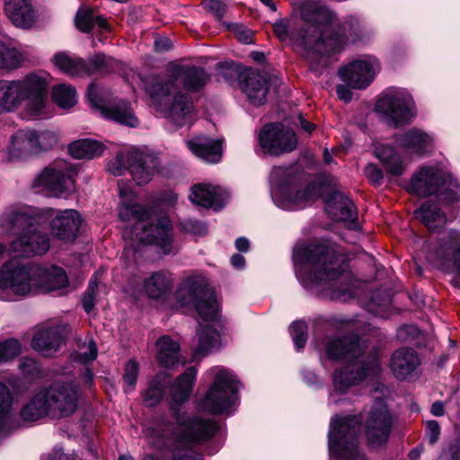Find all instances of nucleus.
<instances>
[{
	"label": "nucleus",
	"instance_id": "33",
	"mask_svg": "<svg viewBox=\"0 0 460 460\" xmlns=\"http://www.w3.org/2000/svg\"><path fill=\"white\" fill-rule=\"evenodd\" d=\"M63 341L61 329L58 326L41 329L34 335L32 348L44 356L56 352Z\"/></svg>",
	"mask_w": 460,
	"mask_h": 460
},
{
	"label": "nucleus",
	"instance_id": "45",
	"mask_svg": "<svg viewBox=\"0 0 460 460\" xmlns=\"http://www.w3.org/2000/svg\"><path fill=\"white\" fill-rule=\"evenodd\" d=\"M25 60L24 54L18 49L0 41V70L13 71L22 66Z\"/></svg>",
	"mask_w": 460,
	"mask_h": 460
},
{
	"label": "nucleus",
	"instance_id": "55",
	"mask_svg": "<svg viewBox=\"0 0 460 460\" xmlns=\"http://www.w3.org/2000/svg\"><path fill=\"white\" fill-rule=\"evenodd\" d=\"M75 26L83 32H89L93 26V13L85 8L78 10L75 17Z\"/></svg>",
	"mask_w": 460,
	"mask_h": 460
},
{
	"label": "nucleus",
	"instance_id": "39",
	"mask_svg": "<svg viewBox=\"0 0 460 460\" xmlns=\"http://www.w3.org/2000/svg\"><path fill=\"white\" fill-rule=\"evenodd\" d=\"M22 103L16 80H0V114L12 112Z\"/></svg>",
	"mask_w": 460,
	"mask_h": 460
},
{
	"label": "nucleus",
	"instance_id": "47",
	"mask_svg": "<svg viewBox=\"0 0 460 460\" xmlns=\"http://www.w3.org/2000/svg\"><path fill=\"white\" fill-rule=\"evenodd\" d=\"M52 98L56 104L62 109H69L77 102L75 89L66 84H59L52 88Z\"/></svg>",
	"mask_w": 460,
	"mask_h": 460
},
{
	"label": "nucleus",
	"instance_id": "48",
	"mask_svg": "<svg viewBox=\"0 0 460 460\" xmlns=\"http://www.w3.org/2000/svg\"><path fill=\"white\" fill-rule=\"evenodd\" d=\"M114 60L102 53L95 54L88 63L85 62V75H90L94 73H108L112 66Z\"/></svg>",
	"mask_w": 460,
	"mask_h": 460
},
{
	"label": "nucleus",
	"instance_id": "3",
	"mask_svg": "<svg viewBox=\"0 0 460 460\" xmlns=\"http://www.w3.org/2000/svg\"><path fill=\"white\" fill-rule=\"evenodd\" d=\"M119 217L122 221H135L133 227L126 228L123 237L126 251H137L141 244H155L164 254L173 252L172 225L167 216L156 217L151 210L135 203L137 195L128 181L119 180Z\"/></svg>",
	"mask_w": 460,
	"mask_h": 460
},
{
	"label": "nucleus",
	"instance_id": "9",
	"mask_svg": "<svg viewBox=\"0 0 460 460\" xmlns=\"http://www.w3.org/2000/svg\"><path fill=\"white\" fill-rule=\"evenodd\" d=\"M406 190L419 197L436 195L446 204H452L460 198L458 182L450 174L435 165L420 167L411 175Z\"/></svg>",
	"mask_w": 460,
	"mask_h": 460
},
{
	"label": "nucleus",
	"instance_id": "57",
	"mask_svg": "<svg viewBox=\"0 0 460 460\" xmlns=\"http://www.w3.org/2000/svg\"><path fill=\"white\" fill-rule=\"evenodd\" d=\"M203 6L217 20H221L227 11L226 4L221 0H204Z\"/></svg>",
	"mask_w": 460,
	"mask_h": 460
},
{
	"label": "nucleus",
	"instance_id": "41",
	"mask_svg": "<svg viewBox=\"0 0 460 460\" xmlns=\"http://www.w3.org/2000/svg\"><path fill=\"white\" fill-rule=\"evenodd\" d=\"M104 145L93 139H79L68 146L70 155L76 159H93L102 155Z\"/></svg>",
	"mask_w": 460,
	"mask_h": 460
},
{
	"label": "nucleus",
	"instance_id": "50",
	"mask_svg": "<svg viewBox=\"0 0 460 460\" xmlns=\"http://www.w3.org/2000/svg\"><path fill=\"white\" fill-rule=\"evenodd\" d=\"M77 347L78 350L76 351L75 358L78 361L86 364L96 358L97 347L92 339L85 341L83 344L79 341Z\"/></svg>",
	"mask_w": 460,
	"mask_h": 460
},
{
	"label": "nucleus",
	"instance_id": "62",
	"mask_svg": "<svg viewBox=\"0 0 460 460\" xmlns=\"http://www.w3.org/2000/svg\"><path fill=\"white\" fill-rule=\"evenodd\" d=\"M348 84H339L336 87V93L340 100L344 101L345 102H349L352 100V92Z\"/></svg>",
	"mask_w": 460,
	"mask_h": 460
},
{
	"label": "nucleus",
	"instance_id": "40",
	"mask_svg": "<svg viewBox=\"0 0 460 460\" xmlns=\"http://www.w3.org/2000/svg\"><path fill=\"white\" fill-rule=\"evenodd\" d=\"M12 404L13 397L9 388L0 383V435L6 434L19 426L13 420Z\"/></svg>",
	"mask_w": 460,
	"mask_h": 460
},
{
	"label": "nucleus",
	"instance_id": "27",
	"mask_svg": "<svg viewBox=\"0 0 460 460\" xmlns=\"http://www.w3.org/2000/svg\"><path fill=\"white\" fill-rule=\"evenodd\" d=\"M396 143L408 155L423 156L433 147L434 137L431 134L417 128H411L396 137Z\"/></svg>",
	"mask_w": 460,
	"mask_h": 460
},
{
	"label": "nucleus",
	"instance_id": "22",
	"mask_svg": "<svg viewBox=\"0 0 460 460\" xmlns=\"http://www.w3.org/2000/svg\"><path fill=\"white\" fill-rule=\"evenodd\" d=\"M128 158L130 174L139 186L147 184L160 166L155 155L138 148H130Z\"/></svg>",
	"mask_w": 460,
	"mask_h": 460
},
{
	"label": "nucleus",
	"instance_id": "30",
	"mask_svg": "<svg viewBox=\"0 0 460 460\" xmlns=\"http://www.w3.org/2000/svg\"><path fill=\"white\" fill-rule=\"evenodd\" d=\"M31 0H4V12L16 27L29 29L36 22V12Z\"/></svg>",
	"mask_w": 460,
	"mask_h": 460
},
{
	"label": "nucleus",
	"instance_id": "59",
	"mask_svg": "<svg viewBox=\"0 0 460 460\" xmlns=\"http://www.w3.org/2000/svg\"><path fill=\"white\" fill-rule=\"evenodd\" d=\"M172 460H202L190 448H177L173 452Z\"/></svg>",
	"mask_w": 460,
	"mask_h": 460
},
{
	"label": "nucleus",
	"instance_id": "49",
	"mask_svg": "<svg viewBox=\"0 0 460 460\" xmlns=\"http://www.w3.org/2000/svg\"><path fill=\"white\" fill-rule=\"evenodd\" d=\"M129 149L119 151L114 158H112L107 164V171L116 176H120L126 171H129Z\"/></svg>",
	"mask_w": 460,
	"mask_h": 460
},
{
	"label": "nucleus",
	"instance_id": "2",
	"mask_svg": "<svg viewBox=\"0 0 460 460\" xmlns=\"http://www.w3.org/2000/svg\"><path fill=\"white\" fill-rule=\"evenodd\" d=\"M196 375V367H190L178 376L171 387L168 401L174 421L162 420L155 427L147 428L146 436L171 438L178 444L189 446L191 443L208 440L217 432L219 427L214 420L192 418L180 409V406L190 398Z\"/></svg>",
	"mask_w": 460,
	"mask_h": 460
},
{
	"label": "nucleus",
	"instance_id": "44",
	"mask_svg": "<svg viewBox=\"0 0 460 460\" xmlns=\"http://www.w3.org/2000/svg\"><path fill=\"white\" fill-rule=\"evenodd\" d=\"M376 156L393 175H400L403 172L405 164L392 146L385 145L376 146Z\"/></svg>",
	"mask_w": 460,
	"mask_h": 460
},
{
	"label": "nucleus",
	"instance_id": "60",
	"mask_svg": "<svg viewBox=\"0 0 460 460\" xmlns=\"http://www.w3.org/2000/svg\"><path fill=\"white\" fill-rule=\"evenodd\" d=\"M19 367L22 374L28 376H33L39 368L36 361L31 358H23L20 362Z\"/></svg>",
	"mask_w": 460,
	"mask_h": 460
},
{
	"label": "nucleus",
	"instance_id": "53",
	"mask_svg": "<svg viewBox=\"0 0 460 460\" xmlns=\"http://www.w3.org/2000/svg\"><path fill=\"white\" fill-rule=\"evenodd\" d=\"M20 350V343L14 339H9L0 342V364L17 357Z\"/></svg>",
	"mask_w": 460,
	"mask_h": 460
},
{
	"label": "nucleus",
	"instance_id": "14",
	"mask_svg": "<svg viewBox=\"0 0 460 460\" xmlns=\"http://www.w3.org/2000/svg\"><path fill=\"white\" fill-rule=\"evenodd\" d=\"M376 111L383 114L387 123L395 128L411 123L417 114L412 96L397 88L387 89L379 95Z\"/></svg>",
	"mask_w": 460,
	"mask_h": 460
},
{
	"label": "nucleus",
	"instance_id": "36",
	"mask_svg": "<svg viewBox=\"0 0 460 460\" xmlns=\"http://www.w3.org/2000/svg\"><path fill=\"white\" fill-rule=\"evenodd\" d=\"M157 360L166 368H172L181 362L180 344L170 336H162L156 341Z\"/></svg>",
	"mask_w": 460,
	"mask_h": 460
},
{
	"label": "nucleus",
	"instance_id": "37",
	"mask_svg": "<svg viewBox=\"0 0 460 460\" xmlns=\"http://www.w3.org/2000/svg\"><path fill=\"white\" fill-rule=\"evenodd\" d=\"M414 214L416 218L431 232L444 227L447 222L445 212L431 201L425 202L420 208L415 210Z\"/></svg>",
	"mask_w": 460,
	"mask_h": 460
},
{
	"label": "nucleus",
	"instance_id": "8",
	"mask_svg": "<svg viewBox=\"0 0 460 460\" xmlns=\"http://www.w3.org/2000/svg\"><path fill=\"white\" fill-rule=\"evenodd\" d=\"M292 15L297 16L303 31L307 35L316 34L314 39L317 41L331 43L340 39L344 40L341 46L335 50H332V52H336L349 42L354 41L357 36L356 31L352 30V25L349 22H345L339 27L334 35L327 37L323 31V27L332 23L336 20V15L318 0L295 1Z\"/></svg>",
	"mask_w": 460,
	"mask_h": 460
},
{
	"label": "nucleus",
	"instance_id": "5",
	"mask_svg": "<svg viewBox=\"0 0 460 460\" xmlns=\"http://www.w3.org/2000/svg\"><path fill=\"white\" fill-rule=\"evenodd\" d=\"M293 260L296 278L306 288L334 280L345 271L347 262L335 246L322 243L297 244Z\"/></svg>",
	"mask_w": 460,
	"mask_h": 460
},
{
	"label": "nucleus",
	"instance_id": "24",
	"mask_svg": "<svg viewBox=\"0 0 460 460\" xmlns=\"http://www.w3.org/2000/svg\"><path fill=\"white\" fill-rule=\"evenodd\" d=\"M228 191L220 186L201 182L194 184L190 190V200L199 207L221 209L228 200Z\"/></svg>",
	"mask_w": 460,
	"mask_h": 460
},
{
	"label": "nucleus",
	"instance_id": "7",
	"mask_svg": "<svg viewBox=\"0 0 460 460\" xmlns=\"http://www.w3.org/2000/svg\"><path fill=\"white\" fill-rule=\"evenodd\" d=\"M36 221L31 209L24 206L10 207L3 214L2 227L13 233L21 231L10 244V252L15 256L30 258L49 251V235L39 230Z\"/></svg>",
	"mask_w": 460,
	"mask_h": 460
},
{
	"label": "nucleus",
	"instance_id": "17",
	"mask_svg": "<svg viewBox=\"0 0 460 460\" xmlns=\"http://www.w3.org/2000/svg\"><path fill=\"white\" fill-rule=\"evenodd\" d=\"M258 141L263 153L270 156L290 153L298 144L296 133L280 123L264 125L258 134Z\"/></svg>",
	"mask_w": 460,
	"mask_h": 460
},
{
	"label": "nucleus",
	"instance_id": "13",
	"mask_svg": "<svg viewBox=\"0 0 460 460\" xmlns=\"http://www.w3.org/2000/svg\"><path fill=\"white\" fill-rule=\"evenodd\" d=\"M273 29L276 36L282 41L289 40L296 47L300 48L303 55L307 59H313L314 55L324 56L330 51L335 50L344 41L337 40L331 43L317 41L316 34L307 35L303 31L296 15H291L289 19H280L275 22Z\"/></svg>",
	"mask_w": 460,
	"mask_h": 460
},
{
	"label": "nucleus",
	"instance_id": "4",
	"mask_svg": "<svg viewBox=\"0 0 460 460\" xmlns=\"http://www.w3.org/2000/svg\"><path fill=\"white\" fill-rule=\"evenodd\" d=\"M180 305L193 306L204 323H208L198 331V347L195 355L205 356L209 351L220 347V332L217 326L218 305L215 293L205 279L199 276L186 278L176 292Z\"/></svg>",
	"mask_w": 460,
	"mask_h": 460
},
{
	"label": "nucleus",
	"instance_id": "61",
	"mask_svg": "<svg viewBox=\"0 0 460 460\" xmlns=\"http://www.w3.org/2000/svg\"><path fill=\"white\" fill-rule=\"evenodd\" d=\"M428 437L430 444H435L440 434V428L436 420L427 422Z\"/></svg>",
	"mask_w": 460,
	"mask_h": 460
},
{
	"label": "nucleus",
	"instance_id": "15",
	"mask_svg": "<svg viewBox=\"0 0 460 460\" xmlns=\"http://www.w3.org/2000/svg\"><path fill=\"white\" fill-rule=\"evenodd\" d=\"M75 168L65 160L45 167L33 180V187L41 188L54 197H67L75 190Z\"/></svg>",
	"mask_w": 460,
	"mask_h": 460
},
{
	"label": "nucleus",
	"instance_id": "51",
	"mask_svg": "<svg viewBox=\"0 0 460 460\" xmlns=\"http://www.w3.org/2000/svg\"><path fill=\"white\" fill-rule=\"evenodd\" d=\"M35 144L37 154L53 148L58 143V136L52 131L45 130L37 132L35 130Z\"/></svg>",
	"mask_w": 460,
	"mask_h": 460
},
{
	"label": "nucleus",
	"instance_id": "31",
	"mask_svg": "<svg viewBox=\"0 0 460 460\" xmlns=\"http://www.w3.org/2000/svg\"><path fill=\"white\" fill-rule=\"evenodd\" d=\"M419 365L420 358L417 353L414 349L408 348L395 350L389 363L392 373L400 380H405L411 376Z\"/></svg>",
	"mask_w": 460,
	"mask_h": 460
},
{
	"label": "nucleus",
	"instance_id": "26",
	"mask_svg": "<svg viewBox=\"0 0 460 460\" xmlns=\"http://www.w3.org/2000/svg\"><path fill=\"white\" fill-rule=\"evenodd\" d=\"M34 129H20L12 137L7 146L4 160L8 163H14L37 155Z\"/></svg>",
	"mask_w": 460,
	"mask_h": 460
},
{
	"label": "nucleus",
	"instance_id": "32",
	"mask_svg": "<svg viewBox=\"0 0 460 460\" xmlns=\"http://www.w3.org/2000/svg\"><path fill=\"white\" fill-rule=\"evenodd\" d=\"M186 144L192 154L207 163L216 164L221 160L222 146L219 140L198 136L187 140Z\"/></svg>",
	"mask_w": 460,
	"mask_h": 460
},
{
	"label": "nucleus",
	"instance_id": "21",
	"mask_svg": "<svg viewBox=\"0 0 460 460\" xmlns=\"http://www.w3.org/2000/svg\"><path fill=\"white\" fill-rule=\"evenodd\" d=\"M275 204L286 210L304 208L319 196V187L311 183L299 190L295 186L283 184L275 186L271 191Z\"/></svg>",
	"mask_w": 460,
	"mask_h": 460
},
{
	"label": "nucleus",
	"instance_id": "18",
	"mask_svg": "<svg viewBox=\"0 0 460 460\" xmlns=\"http://www.w3.org/2000/svg\"><path fill=\"white\" fill-rule=\"evenodd\" d=\"M391 402V391L385 385L376 383V451L386 447L397 420Z\"/></svg>",
	"mask_w": 460,
	"mask_h": 460
},
{
	"label": "nucleus",
	"instance_id": "6",
	"mask_svg": "<svg viewBox=\"0 0 460 460\" xmlns=\"http://www.w3.org/2000/svg\"><path fill=\"white\" fill-rule=\"evenodd\" d=\"M326 352L333 360L347 359L350 363L332 376L334 390L343 394L365 381L373 372L374 357L367 351L364 341L357 335H347L330 341Z\"/></svg>",
	"mask_w": 460,
	"mask_h": 460
},
{
	"label": "nucleus",
	"instance_id": "56",
	"mask_svg": "<svg viewBox=\"0 0 460 460\" xmlns=\"http://www.w3.org/2000/svg\"><path fill=\"white\" fill-rule=\"evenodd\" d=\"M358 281L351 284L350 288L345 289H332L331 290L330 296L333 300L347 301L350 297H358L360 296L358 290Z\"/></svg>",
	"mask_w": 460,
	"mask_h": 460
},
{
	"label": "nucleus",
	"instance_id": "10",
	"mask_svg": "<svg viewBox=\"0 0 460 460\" xmlns=\"http://www.w3.org/2000/svg\"><path fill=\"white\" fill-rule=\"evenodd\" d=\"M359 421L355 416H335L328 432L330 460H367L358 448Z\"/></svg>",
	"mask_w": 460,
	"mask_h": 460
},
{
	"label": "nucleus",
	"instance_id": "38",
	"mask_svg": "<svg viewBox=\"0 0 460 460\" xmlns=\"http://www.w3.org/2000/svg\"><path fill=\"white\" fill-rule=\"evenodd\" d=\"M327 213L336 221H347L354 217V205L340 192H334L326 201Z\"/></svg>",
	"mask_w": 460,
	"mask_h": 460
},
{
	"label": "nucleus",
	"instance_id": "23",
	"mask_svg": "<svg viewBox=\"0 0 460 460\" xmlns=\"http://www.w3.org/2000/svg\"><path fill=\"white\" fill-rule=\"evenodd\" d=\"M93 91V88L91 87L88 93L89 100L102 117L131 128L138 125V119L128 102L119 100L107 105L102 104L97 100Z\"/></svg>",
	"mask_w": 460,
	"mask_h": 460
},
{
	"label": "nucleus",
	"instance_id": "19",
	"mask_svg": "<svg viewBox=\"0 0 460 460\" xmlns=\"http://www.w3.org/2000/svg\"><path fill=\"white\" fill-rule=\"evenodd\" d=\"M427 259L438 267H451L460 273V231L450 229L443 233L429 249Z\"/></svg>",
	"mask_w": 460,
	"mask_h": 460
},
{
	"label": "nucleus",
	"instance_id": "34",
	"mask_svg": "<svg viewBox=\"0 0 460 460\" xmlns=\"http://www.w3.org/2000/svg\"><path fill=\"white\" fill-rule=\"evenodd\" d=\"M40 278L37 281V295L65 288L68 279L65 270L59 267L43 268L38 265Z\"/></svg>",
	"mask_w": 460,
	"mask_h": 460
},
{
	"label": "nucleus",
	"instance_id": "29",
	"mask_svg": "<svg viewBox=\"0 0 460 460\" xmlns=\"http://www.w3.org/2000/svg\"><path fill=\"white\" fill-rule=\"evenodd\" d=\"M371 63L355 60L339 71L340 78L353 89H366L371 84Z\"/></svg>",
	"mask_w": 460,
	"mask_h": 460
},
{
	"label": "nucleus",
	"instance_id": "25",
	"mask_svg": "<svg viewBox=\"0 0 460 460\" xmlns=\"http://www.w3.org/2000/svg\"><path fill=\"white\" fill-rule=\"evenodd\" d=\"M82 218L75 209L59 211L51 220L50 230L54 237L65 243L74 242L78 236Z\"/></svg>",
	"mask_w": 460,
	"mask_h": 460
},
{
	"label": "nucleus",
	"instance_id": "20",
	"mask_svg": "<svg viewBox=\"0 0 460 460\" xmlns=\"http://www.w3.org/2000/svg\"><path fill=\"white\" fill-rule=\"evenodd\" d=\"M54 417H66L77 408L78 387L72 382H55L41 389Z\"/></svg>",
	"mask_w": 460,
	"mask_h": 460
},
{
	"label": "nucleus",
	"instance_id": "54",
	"mask_svg": "<svg viewBox=\"0 0 460 460\" xmlns=\"http://www.w3.org/2000/svg\"><path fill=\"white\" fill-rule=\"evenodd\" d=\"M138 373V364L133 359L128 360L125 366V372L123 375L124 382L127 385V388L125 389L126 393L131 392L135 388Z\"/></svg>",
	"mask_w": 460,
	"mask_h": 460
},
{
	"label": "nucleus",
	"instance_id": "42",
	"mask_svg": "<svg viewBox=\"0 0 460 460\" xmlns=\"http://www.w3.org/2000/svg\"><path fill=\"white\" fill-rule=\"evenodd\" d=\"M48 406L45 395L40 390L22 409L21 418L23 421H36L47 415H51Z\"/></svg>",
	"mask_w": 460,
	"mask_h": 460
},
{
	"label": "nucleus",
	"instance_id": "43",
	"mask_svg": "<svg viewBox=\"0 0 460 460\" xmlns=\"http://www.w3.org/2000/svg\"><path fill=\"white\" fill-rule=\"evenodd\" d=\"M55 66L64 74L72 76L85 75V61L81 58L60 52L53 58Z\"/></svg>",
	"mask_w": 460,
	"mask_h": 460
},
{
	"label": "nucleus",
	"instance_id": "64",
	"mask_svg": "<svg viewBox=\"0 0 460 460\" xmlns=\"http://www.w3.org/2000/svg\"><path fill=\"white\" fill-rule=\"evenodd\" d=\"M154 44L155 49L160 52L167 51L172 46L171 40L166 37L156 38Z\"/></svg>",
	"mask_w": 460,
	"mask_h": 460
},
{
	"label": "nucleus",
	"instance_id": "52",
	"mask_svg": "<svg viewBox=\"0 0 460 460\" xmlns=\"http://www.w3.org/2000/svg\"><path fill=\"white\" fill-rule=\"evenodd\" d=\"M290 334L297 349L305 347L307 341V324L304 321H296L291 324Z\"/></svg>",
	"mask_w": 460,
	"mask_h": 460
},
{
	"label": "nucleus",
	"instance_id": "58",
	"mask_svg": "<svg viewBox=\"0 0 460 460\" xmlns=\"http://www.w3.org/2000/svg\"><path fill=\"white\" fill-rule=\"evenodd\" d=\"M181 226L184 231L195 235L202 236L208 233L207 226L197 220H185L182 222Z\"/></svg>",
	"mask_w": 460,
	"mask_h": 460
},
{
	"label": "nucleus",
	"instance_id": "11",
	"mask_svg": "<svg viewBox=\"0 0 460 460\" xmlns=\"http://www.w3.org/2000/svg\"><path fill=\"white\" fill-rule=\"evenodd\" d=\"M215 376L207 394L200 400V410L213 413L223 414L229 411L236 399L238 381L228 369L215 367L209 370Z\"/></svg>",
	"mask_w": 460,
	"mask_h": 460
},
{
	"label": "nucleus",
	"instance_id": "1",
	"mask_svg": "<svg viewBox=\"0 0 460 460\" xmlns=\"http://www.w3.org/2000/svg\"><path fill=\"white\" fill-rule=\"evenodd\" d=\"M209 80V75L201 67L173 65L166 75H151L145 84L146 93L155 105L166 110L172 123L182 127L193 119V105L188 95L178 91L180 87L198 92Z\"/></svg>",
	"mask_w": 460,
	"mask_h": 460
},
{
	"label": "nucleus",
	"instance_id": "12",
	"mask_svg": "<svg viewBox=\"0 0 460 460\" xmlns=\"http://www.w3.org/2000/svg\"><path fill=\"white\" fill-rule=\"evenodd\" d=\"M39 272L38 264L9 260L0 269V290L19 297L35 296Z\"/></svg>",
	"mask_w": 460,
	"mask_h": 460
},
{
	"label": "nucleus",
	"instance_id": "63",
	"mask_svg": "<svg viewBox=\"0 0 460 460\" xmlns=\"http://www.w3.org/2000/svg\"><path fill=\"white\" fill-rule=\"evenodd\" d=\"M96 292L86 290L83 299L82 304L84 310L89 313L92 311L94 305Z\"/></svg>",
	"mask_w": 460,
	"mask_h": 460
},
{
	"label": "nucleus",
	"instance_id": "16",
	"mask_svg": "<svg viewBox=\"0 0 460 460\" xmlns=\"http://www.w3.org/2000/svg\"><path fill=\"white\" fill-rule=\"evenodd\" d=\"M50 79L48 72L40 70L16 80L22 102H25V110L30 116L38 117L45 113Z\"/></svg>",
	"mask_w": 460,
	"mask_h": 460
},
{
	"label": "nucleus",
	"instance_id": "46",
	"mask_svg": "<svg viewBox=\"0 0 460 460\" xmlns=\"http://www.w3.org/2000/svg\"><path fill=\"white\" fill-rule=\"evenodd\" d=\"M170 376L165 372L157 374L149 383L143 394L144 402L148 407L155 406L162 400L164 394V386L169 382Z\"/></svg>",
	"mask_w": 460,
	"mask_h": 460
},
{
	"label": "nucleus",
	"instance_id": "28",
	"mask_svg": "<svg viewBox=\"0 0 460 460\" xmlns=\"http://www.w3.org/2000/svg\"><path fill=\"white\" fill-rule=\"evenodd\" d=\"M240 87L254 106L265 103L269 82L263 75L251 69L243 71L240 75Z\"/></svg>",
	"mask_w": 460,
	"mask_h": 460
},
{
	"label": "nucleus",
	"instance_id": "35",
	"mask_svg": "<svg viewBox=\"0 0 460 460\" xmlns=\"http://www.w3.org/2000/svg\"><path fill=\"white\" fill-rule=\"evenodd\" d=\"M173 285L172 276L167 271H157L146 278L143 281V292L152 299L165 296Z\"/></svg>",
	"mask_w": 460,
	"mask_h": 460
}]
</instances>
